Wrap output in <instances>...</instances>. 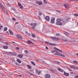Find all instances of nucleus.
I'll return each mask as SVG.
<instances>
[{
    "mask_svg": "<svg viewBox=\"0 0 78 78\" xmlns=\"http://www.w3.org/2000/svg\"><path fill=\"white\" fill-rule=\"evenodd\" d=\"M64 75H65V76H69V73H66L65 72H64Z\"/></svg>",
    "mask_w": 78,
    "mask_h": 78,
    "instance_id": "2eb2a0df",
    "label": "nucleus"
},
{
    "mask_svg": "<svg viewBox=\"0 0 78 78\" xmlns=\"http://www.w3.org/2000/svg\"><path fill=\"white\" fill-rule=\"evenodd\" d=\"M35 70H36V73H37L39 71V70H38V69H35Z\"/></svg>",
    "mask_w": 78,
    "mask_h": 78,
    "instance_id": "7c9ffc66",
    "label": "nucleus"
},
{
    "mask_svg": "<svg viewBox=\"0 0 78 78\" xmlns=\"http://www.w3.org/2000/svg\"><path fill=\"white\" fill-rule=\"evenodd\" d=\"M45 19L46 20H47V21L48 22L49 20H50V17H49V16H46L45 17Z\"/></svg>",
    "mask_w": 78,
    "mask_h": 78,
    "instance_id": "1a4fd4ad",
    "label": "nucleus"
},
{
    "mask_svg": "<svg viewBox=\"0 0 78 78\" xmlns=\"http://www.w3.org/2000/svg\"><path fill=\"white\" fill-rule=\"evenodd\" d=\"M49 71H50L51 72H52V73H55L56 74V72L55 71V70L53 69H49Z\"/></svg>",
    "mask_w": 78,
    "mask_h": 78,
    "instance_id": "0eeeda50",
    "label": "nucleus"
},
{
    "mask_svg": "<svg viewBox=\"0 0 78 78\" xmlns=\"http://www.w3.org/2000/svg\"><path fill=\"white\" fill-rule=\"evenodd\" d=\"M70 73L71 74H73V73H74L73 72H70Z\"/></svg>",
    "mask_w": 78,
    "mask_h": 78,
    "instance_id": "052dcab7",
    "label": "nucleus"
},
{
    "mask_svg": "<svg viewBox=\"0 0 78 78\" xmlns=\"http://www.w3.org/2000/svg\"><path fill=\"white\" fill-rule=\"evenodd\" d=\"M73 63H75V64H78V62L76 61H73Z\"/></svg>",
    "mask_w": 78,
    "mask_h": 78,
    "instance_id": "aec40b11",
    "label": "nucleus"
},
{
    "mask_svg": "<svg viewBox=\"0 0 78 78\" xmlns=\"http://www.w3.org/2000/svg\"><path fill=\"white\" fill-rule=\"evenodd\" d=\"M44 3H47V1H46V0H44Z\"/></svg>",
    "mask_w": 78,
    "mask_h": 78,
    "instance_id": "6e6d98bb",
    "label": "nucleus"
},
{
    "mask_svg": "<svg viewBox=\"0 0 78 78\" xmlns=\"http://www.w3.org/2000/svg\"><path fill=\"white\" fill-rule=\"evenodd\" d=\"M0 8H2L3 12H4L5 13L6 12V14L7 15H8V11L7 10H6V11L5 10V8L0 3Z\"/></svg>",
    "mask_w": 78,
    "mask_h": 78,
    "instance_id": "7ed1b4c3",
    "label": "nucleus"
},
{
    "mask_svg": "<svg viewBox=\"0 0 78 78\" xmlns=\"http://www.w3.org/2000/svg\"><path fill=\"white\" fill-rule=\"evenodd\" d=\"M12 10H13V11H15V9L14 8H11Z\"/></svg>",
    "mask_w": 78,
    "mask_h": 78,
    "instance_id": "58836bf2",
    "label": "nucleus"
},
{
    "mask_svg": "<svg viewBox=\"0 0 78 78\" xmlns=\"http://www.w3.org/2000/svg\"><path fill=\"white\" fill-rule=\"evenodd\" d=\"M45 75L46 78H50L51 77L50 75L48 74H47Z\"/></svg>",
    "mask_w": 78,
    "mask_h": 78,
    "instance_id": "9d476101",
    "label": "nucleus"
},
{
    "mask_svg": "<svg viewBox=\"0 0 78 78\" xmlns=\"http://www.w3.org/2000/svg\"><path fill=\"white\" fill-rule=\"evenodd\" d=\"M18 57H19L20 58H23V55L22 54H19L18 55Z\"/></svg>",
    "mask_w": 78,
    "mask_h": 78,
    "instance_id": "f3484780",
    "label": "nucleus"
},
{
    "mask_svg": "<svg viewBox=\"0 0 78 78\" xmlns=\"http://www.w3.org/2000/svg\"><path fill=\"white\" fill-rule=\"evenodd\" d=\"M19 76H22V75H18Z\"/></svg>",
    "mask_w": 78,
    "mask_h": 78,
    "instance_id": "69168bd1",
    "label": "nucleus"
},
{
    "mask_svg": "<svg viewBox=\"0 0 78 78\" xmlns=\"http://www.w3.org/2000/svg\"><path fill=\"white\" fill-rule=\"evenodd\" d=\"M18 5L20 7V9H22V8H23V6L21 5L20 3H18Z\"/></svg>",
    "mask_w": 78,
    "mask_h": 78,
    "instance_id": "f8f14e48",
    "label": "nucleus"
},
{
    "mask_svg": "<svg viewBox=\"0 0 78 78\" xmlns=\"http://www.w3.org/2000/svg\"><path fill=\"white\" fill-rule=\"evenodd\" d=\"M9 33L11 35H13L14 34H13V32L10 29H9Z\"/></svg>",
    "mask_w": 78,
    "mask_h": 78,
    "instance_id": "dca6fc26",
    "label": "nucleus"
},
{
    "mask_svg": "<svg viewBox=\"0 0 78 78\" xmlns=\"http://www.w3.org/2000/svg\"><path fill=\"white\" fill-rule=\"evenodd\" d=\"M39 5H41L42 4V2H38V4Z\"/></svg>",
    "mask_w": 78,
    "mask_h": 78,
    "instance_id": "393cba45",
    "label": "nucleus"
},
{
    "mask_svg": "<svg viewBox=\"0 0 78 78\" xmlns=\"http://www.w3.org/2000/svg\"><path fill=\"white\" fill-rule=\"evenodd\" d=\"M74 16L75 17H78V14L75 13V14H74Z\"/></svg>",
    "mask_w": 78,
    "mask_h": 78,
    "instance_id": "c85d7f7f",
    "label": "nucleus"
},
{
    "mask_svg": "<svg viewBox=\"0 0 78 78\" xmlns=\"http://www.w3.org/2000/svg\"><path fill=\"white\" fill-rule=\"evenodd\" d=\"M57 69L58 71L60 72H64V70L63 69H61V68H57Z\"/></svg>",
    "mask_w": 78,
    "mask_h": 78,
    "instance_id": "ddd939ff",
    "label": "nucleus"
},
{
    "mask_svg": "<svg viewBox=\"0 0 78 78\" xmlns=\"http://www.w3.org/2000/svg\"><path fill=\"white\" fill-rule=\"evenodd\" d=\"M7 5L8 6H9V4H7Z\"/></svg>",
    "mask_w": 78,
    "mask_h": 78,
    "instance_id": "e2e57ef3",
    "label": "nucleus"
},
{
    "mask_svg": "<svg viewBox=\"0 0 78 78\" xmlns=\"http://www.w3.org/2000/svg\"><path fill=\"white\" fill-rule=\"evenodd\" d=\"M12 20H14L15 21H16V19H15V18H12Z\"/></svg>",
    "mask_w": 78,
    "mask_h": 78,
    "instance_id": "4c0bfd02",
    "label": "nucleus"
},
{
    "mask_svg": "<svg viewBox=\"0 0 78 78\" xmlns=\"http://www.w3.org/2000/svg\"><path fill=\"white\" fill-rule=\"evenodd\" d=\"M65 34H66V35H67V36H69V34H68L67 33V32H65Z\"/></svg>",
    "mask_w": 78,
    "mask_h": 78,
    "instance_id": "ea45409f",
    "label": "nucleus"
},
{
    "mask_svg": "<svg viewBox=\"0 0 78 78\" xmlns=\"http://www.w3.org/2000/svg\"><path fill=\"white\" fill-rule=\"evenodd\" d=\"M25 33H26V34H28V33L27 31H26Z\"/></svg>",
    "mask_w": 78,
    "mask_h": 78,
    "instance_id": "13d9d810",
    "label": "nucleus"
},
{
    "mask_svg": "<svg viewBox=\"0 0 78 78\" xmlns=\"http://www.w3.org/2000/svg\"><path fill=\"white\" fill-rule=\"evenodd\" d=\"M57 51H59L60 53H62V50H60L58 49Z\"/></svg>",
    "mask_w": 78,
    "mask_h": 78,
    "instance_id": "2f4dec72",
    "label": "nucleus"
},
{
    "mask_svg": "<svg viewBox=\"0 0 78 78\" xmlns=\"http://www.w3.org/2000/svg\"><path fill=\"white\" fill-rule=\"evenodd\" d=\"M38 18H39V20H41V16H38Z\"/></svg>",
    "mask_w": 78,
    "mask_h": 78,
    "instance_id": "37998d69",
    "label": "nucleus"
},
{
    "mask_svg": "<svg viewBox=\"0 0 78 78\" xmlns=\"http://www.w3.org/2000/svg\"><path fill=\"white\" fill-rule=\"evenodd\" d=\"M54 62H55V63H56V64H61V63H60V62H58L57 61H54Z\"/></svg>",
    "mask_w": 78,
    "mask_h": 78,
    "instance_id": "6ab92c4d",
    "label": "nucleus"
},
{
    "mask_svg": "<svg viewBox=\"0 0 78 78\" xmlns=\"http://www.w3.org/2000/svg\"><path fill=\"white\" fill-rule=\"evenodd\" d=\"M69 0V1H75L76 0V1H77L78 2V0Z\"/></svg>",
    "mask_w": 78,
    "mask_h": 78,
    "instance_id": "49530a36",
    "label": "nucleus"
},
{
    "mask_svg": "<svg viewBox=\"0 0 78 78\" xmlns=\"http://www.w3.org/2000/svg\"><path fill=\"white\" fill-rule=\"evenodd\" d=\"M39 16H42V13L41 12H39Z\"/></svg>",
    "mask_w": 78,
    "mask_h": 78,
    "instance_id": "473e14b6",
    "label": "nucleus"
},
{
    "mask_svg": "<svg viewBox=\"0 0 78 78\" xmlns=\"http://www.w3.org/2000/svg\"><path fill=\"white\" fill-rule=\"evenodd\" d=\"M2 39H3V38H0V40H2Z\"/></svg>",
    "mask_w": 78,
    "mask_h": 78,
    "instance_id": "338daca9",
    "label": "nucleus"
},
{
    "mask_svg": "<svg viewBox=\"0 0 78 78\" xmlns=\"http://www.w3.org/2000/svg\"><path fill=\"white\" fill-rule=\"evenodd\" d=\"M14 56H16V55H17V53H14Z\"/></svg>",
    "mask_w": 78,
    "mask_h": 78,
    "instance_id": "de8ad7c7",
    "label": "nucleus"
},
{
    "mask_svg": "<svg viewBox=\"0 0 78 78\" xmlns=\"http://www.w3.org/2000/svg\"><path fill=\"white\" fill-rule=\"evenodd\" d=\"M55 18H52L51 19V23H55Z\"/></svg>",
    "mask_w": 78,
    "mask_h": 78,
    "instance_id": "9b49d317",
    "label": "nucleus"
},
{
    "mask_svg": "<svg viewBox=\"0 0 78 78\" xmlns=\"http://www.w3.org/2000/svg\"><path fill=\"white\" fill-rule=\"evenodd\" d=\"M20 61V59H17V62H19Z\"/></svg>",
    "mask_w": 78,
    "mask_h": 78,
    "instance_id": "5fc2aeb1",
    "label": "nucleus"
},
{
    "mask_svg": "<svg viewBox=\"0 0 78 78\" xmlns=\"http://www.w3.org/2000/svg\"><path fill=\"white\" fill-rule=\"evenodd\" d=\"M63 41H64V42H67V41H68V40L67 39H62Z\"/></svg>",
    "mask_w": 78,
    "mask_h": 78,
    "instance_id": "cd10ccee",
    "label": "nucleus"
},
{
    "mask_svg": "<svg viewBox=\"0 0 78 78\" xmlns=\"http://www.w3.org/2000/svg\"><path fill=\"white\" fill-rule=\"evenodd\" d=\"M29 74H30V75H31L32 76L34 75V74H33L31 73H29Z\"/></svg>",
    "mask_w": 78,
    "mask_h": 78,
    "instance_id": "09e8293b",
    "label": "nucleus"
},
{
    "mask_svg": "<svg viewBox=\"0 0 78 78\" xmlns=\"http://www.w3.org/2000/svg\"><path fill=\"white\" fill-rule=\"evenodd\" d=\"M51 38L52 40H54L56 41H58L59 40V38H56V37H51Z\"/></svg>",
    "mask_w": 78,
    "mask_h": 78,
    "instance_id": "20e7f679",
    "label": "nucleus"
},
{
    "mask_svg": "<svg viewBox=\"0 0 78 78\" xmlns=\"http://www.w3.org/2000/svg\"><path fill=\"white\" fill-rule=\"evenodd\" d=\"M8 53H9V54H11V55H14V52H8Z\"/></svg>",
    "mask_w": 78,
    "mask_h": 78,
    "instance_id": "5701e85b",
    "label": "nucleus"
},
{
    "mask_svg": "<svg viewBox=\"0 0 78 78\" xmlns=\"http://www.w3.org/2000/svg\"><path fill=\"white\" fill-rule=\"evenodd\" d=\"M46 50H48V48L47 47H46Z\"/></svg>",
    "mask_w": 78,
    "mask_h": 78,
    "instance_id": "4d7b16f0",
    "label": "nucleus"
},
{
    "mask_svg": "<svg viewBox=\"0 0 78 78\" xmlns=\"http://www.w3.org/2000/svg\"><path fill=\"white\" fill-rule=\"evenodd\" d=\"M32 36L33 37H36L35 35H34V34H32Z\"/></svg>",
    "mask_w": 78,
    "mask_h": 78,
    "instance_id": "c756f323",
    "label": "nucleus"
},
{
    "mask_svg": "<svg viewBox=\"0 0 78 78\" xmlns=\"http://www.w3.org/2000/svg\"><path fill=\"white\" fill-rule=\"evenodd\" d=\"M36 4H39V2L38 1H36Z\"/></svg>",
    "mask_w": 78,
    "mask_h": 78,
    "instance_id": "864d4df0",
    "label": "nucleus"
},
{
    "mask_svg": "<svg viewBox=\"0 0 78 78\" xmlns=\"http://www.w3.org/2000/svg\"><path fill=\"white\" fill-rule=\"evenodd\" d=\"M69 67H70V68H73L74 67V66H69Z\"/></svg>",
    "mask_w": 78,
    "mask_h": 78,
    "instance_id": "3c124183",
    "label": "nucleus"
},
{
    "mask_svg": "<svg viewBox=\"0 0 78 78\" xmlns=\"http://www.w3.org/2000/svg\"><path fill=\"white\" fill-rule=\"evenodd\" d=\"M74 78H78V75H76V76H75Z\"/></svg>",
    "mask_w": 78,
    "mask_h": 78,
    "instance_id": "c03bdc74",
    "label": "nucleus"
},
{
    "mask_svg": "<svg viewBox=\"0 0 78 78\" xmlns=\"http://www.w3.org/2000/svg\"><path fill=\"white\" fill-rule=\"evenodd\" d=\"M75 69H76V70H78V67H75V68H74Z\"/></svg>",
    "mask_w": 78,
    "mask_h": 78,
    "instance_id": "bf43d9fd",
    "label": "nucleus"
},
{
    "mask_svg": "<svg viewBox=\"0 0 78 78\" xmlns=\"http://www.w3.org/2000/svg\"><path fill=\"white\" fill-rule=\"evenodd\" d=\"M27 34L29 36H31V34L30 33H28Z\"/></svg>",
    "mask_w": 78,
    "mask_h": 78,
    "instance_id": "a18cd8bd",
    "label": "nucleus"
},
{
    "mask_svg": "<svg viewBox=\"0 0 78 78\" xmlns=\"http://www.w3.org/2000/svg\"><path fill=\"white\" fill-rule=\"evenodd\" d=\"M16 65H17V66H19V63H18L17 62H16L15 63Z\"/></svg>",
    "mask_w": 78,
    "mask_h": 78,
    "instance_id": "79ce46f5",
    "label": "nucleus"
},
{
    "mask_svg": "<svg viewBox=\"0 0 78 78\" xmlns=\"http://www.w3.org/2000/svg\"><path fill=\"white\" fill-rule=\"evenodd\" d=\"M76 55L77 56H78V53L76 54Z\"/></svg>",
    "mask_w": 78,
    "mask_h": 78,
    "instance_id": "774afa93",
    "label": "nucleus"
},
{
    "mask_svg": "<svg viewBox=\"0 0 78 78\" xmlns=\"http://www.w3.org/2000/svg\"><path fill=\"white\" fill-rule=\"evenodd\" d=\"M69 20L70 19L69 18H67L64 20L62 18H58L56 20L55 24L56 25H60L61 26V25H62V23L61 22V21H63V23H66L68 22V21H69Z\"/></svg>",
    "mask_w": 78,
    "mask_h": 78,
    "instance_id": "f257e3e1",
    "label": "nucleus"
},
{
    "mask_svg": "<svg viewBox=\"0 0 78 78\" xmlns=\"http://www.w3.org/2000/svg\"><path fill=\"white\" fill-rule=\"evenodd\" d=\"M5 44H6V45H9V44L8 42H5Z\"/></svg>",
    "mask_w": 78,
    "mask_h": 78,
    "instance_id": "a19ab883",
    "label": "nucleus"
},
{
    "mask_svg": "<svg viewBox=\"0 0 78 78\" xmlns=\"http://www.w3.org/2000/svg\"><path fill=\"white\" fill-rule=\"evenodd\" d=\"M16 36L20 40H22V37L21 35L17 34L16 35Z\"/></svg>",
    "mask_w": 78,
    "mask_h": 78,
    "instance_id": "6e6552de",
    "label": "nucleus"
},
{
    "mask_svg": "<svg viewBox=\"0 0 78 78\" xmlns=\"http://www.w3.org/2000/svg\"><path fill=\"white\" fill-rule=\"evenodd\" d=\"M24 51L26 53H28V51L27 50H25Z\"/></svg>",
    "mask_w": 78,
    "mask_h": 78,
    "instance_id": "f704fd0d",
    "label": "nucleus"
},
{
    "mask_svg": "<svg viewBox=\"0 0 78 78\" xmlns=\"http://www.w3.org/2000/svg\"><path fill=\"white\" fill-rule=\"evenodd\" d=\"M30 62L33 65V66H35L36 65V64H35L33 61H31Z\"/></svg>",
    "mask_w": 78,
    "mask_h": 78,
    "instance_id": "4be33fe9",
    "label": "nucleus"
},
{
    "mask_svg": "<svg viewBox=\"0 0 78 78\" xmlns=\"http://www.w3.org/2000/svg\"><path fill=\"white\" fill-rule=\"evenodd\" d=\"M45 43H46L47 45H51V43H49L47 41H45Z\"/></svg>",
    "mask_w": 78,
    "mask_h": 78,
    "instance_id": "a878e982",
    "label": "nucleus"
},
{
    "mask_svg": "<svg viewBox=\"0 0 78 78\" xmlns=\"http://www.w3.org/2000/svg\"><path fill=\"white\" fill-rule=\"evenodd\" d=\"M64 6H65L66 9H68L69 8V5L68 4H64Z\"/></svg>",
    "mask_w": 78,
    "mask_h": 78,
    "instance_id": "423d86ee",
    "label": "nucleus"
},
{
    "mask_svg": "<svg viewBox=\"0 0 78 78\" xmlns=\"http://www.w3.org/2000/svg\"><path fill=\"white\" fill-rule=\"evenodd\" d=\"M36 73L38 74V75H41V71H39Z\"/></svg>",
    "mask_w": 78,
    "mask_h": 78,
    "instance_id": "412c9836",
    "label": "nucleus"
},
{
    "mask_svg": "<svg viewBox=\"0 0 78 78\" xmlns=\"http://www.w3.org/2000/svg\"><path fill=\"white\" fill-rule=\"evenodd\" d=\"M57 12H59V13H60V12H61V11H59L57 10Z\"/></svg>",
    "mask_w": 78,
    "mask_h": 78,
    "instance_id": "0e129e2a",
    "label": "nucleus"
},
{
    "mask_svg": "<svg viewBox=\"0 0 78 78\" xmlns=\"http://www.w3.org/2000/svg\"><path fill=\"white\" fill-rule=\"evenodd\" d=\"M56 36H60V34H56Z\"/></svg>",
    "mask_w": 78,
    "mask_h": 78,
    "instance_id": "c9c22d12",
    "label": "nucleus"
},
{
    "mask_svg": "<svg viewBox=\"0 0 78 78\" xmlns=\"http://www.w3.org/2000/svg\"><path fill=\"white\" fill-rule=\"evenodd\" d=\"M68 70H69V71H70V72L72 71V70L71 69H68Z\"/></svg>",
    "mask_w": 78,
    "mask_h": 78,
    "instance_id": "8fccbe9b",
    "label": "nucleus"
},
{
    "mask_svg": "<svg viewBox=\"0 0 78 78\" xmlns=\"http://www.w3.org/2000/svg\"><path fill=\"white\" fill-rule=\"evenodd\" d=\"M6 33H7V34H8L9 35V32H8V31H7L6 32Z\"/></svg>",
    "mask_w": 78,
    "mask_h": 78,
    "instance_id": "680f3d73",
    "label": "nucleus"
},
{
    "mask_svg": "<svg viewBox=\"0 0 78 78\" xmlns=\"http://www.w3.org/2000/svg\"><path fill=\"white\" fill-rule=\"evenodd\" d=\"M22 62H21V61H20L19 62H18V63H19V64H20Z\"/></svg>",
    "mask_w": 78,
    "mask_h": 78,
    "instance_id": "603ef678",
    "label": "nucleus"
},
{
    "mask_svg": "<svg viewBox=\"0 0 78 78\" xmlns=\"http://www.w3.org/2000/svg\"><path fill=\"white\" fill-rule=\"evenodd\" d=\"M27 43L28 44H34V43H33V42H31L30 40H28L27 41Z\"/></svg>",
    "mask_w": 78,
    "mask_h": 78,
    "instance_id": "4468645a",
    "label": "nucleus"
},
{
    "mask_svg": "<svg viewBox=\"0 0 78 78\" xmlns=\"http://www.w3.org/2000/svg\"><path fill=\"white\" fill-rule=\"evenodd\" d=\"M7 27H5L4 29V31H7Z\"/></svg>",
    "mask_w": 78,
    "mask_h": 78,
    "instance_id": "b1692460",
    "label": "nucleus"
},
{
    "mask_svg": "<svg viewBox=\"0 0 78 78\" xmlns=\"http://www.w3.org/2000/svg\"><path fill=\"white\" fill-rule=\"evenodd\" d=\"M52 53H54L55 55H58V56H62V57H65V55H62L60 53H59V52H58L56 51H51Z\"/></svg>",
    "mask_w": 78,
    "mask_h": 78,
    "instance_id": "f03ea898",
    "label": "nucleus"
},
{
    "mask_svg": "<svg viewBox=\"0 0 78 78\" xmlns=\"http://www.w3.org/2000/svg\"><path fill=\"white\" fill-rule=\"evenodd\" d=\"M27 68H29V69H31V66L29 65L27 66Z\"/></svg>",
    "mask_w": 78,
    "mask_h": 78,
    "instance_id": "bb28decb",
    "label": "nucleus"
},
{
    "mask_svg": "<svg viewBox=\"0 0 78 78\" xmlns=\"http://www.w3.org/2000/svg\"><path fill=\"white\" fill-rule=\"evenodd\" d=\"M3 48L4 49H7L8 48V47L7 46H5L3 47Z\"/></svg>",
    "mask_w": 78,
    "mask_h": 78,
    "instance_id": "a211bd4d",
    "label": "nucleus"
},
{
    "mask_svg": "<svg viewBox=\"0 0 78 78\" xmlns=\"http://www.w3.org/2000/svg\"><path fill=\"white\" fill-rule=\"evenodd\" d=\"M30 25L32 26V28H33V29H34L35 27H36V25H37V23H31L30 24Z\"/></svg>",
    "mask_w": 78,
    "mask_h": 78,
    "instance_id": "39448f33",
    "label": "nucleus"
},
{
    "mask_svg": "<svg viewBox=\"0 0 78 78\" xmlns=\"http://www.w3.org/2000/svg\"><path fill=\"white\" fill-rule=\"evenodd\" d=\"M54 49H55V50H57V51H58V48H56L55 47L54 48Z\"/></svg>",
    "mask_w": 78,
    "mask_h": 78,
    "instance_id": "72a5a7b5",
    "label": "nucleus"
},
{
    "mask_svg": "<svg viewBox=\"0 0 78 78\" xmlns=\"http://www.w3.org/2000/svg\"><path fill=\"white\" fill-rule=\"evenodd\" d=\"M16 49L17 50H19V48L18 47H16Z\"/></svg>",
    "mask_w": 78,
    "mask_h": 78,
    "instance_id": "e433bc0d",
    "label": "nucleus"
}]
</instances>
